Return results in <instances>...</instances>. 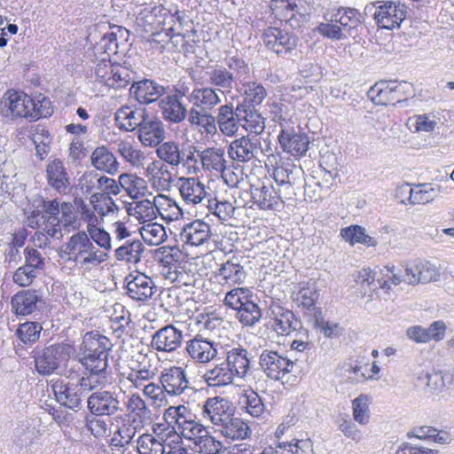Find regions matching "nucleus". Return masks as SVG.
Segmentation results:
<instances>
[{
	"instance_id": "nucleus-45",
	"label": "nucleus",
	"mask_w": 454,
	"mask_h": 454,
	"mask_svg": "<svg viewBox=\"0 0 454 454\" xmlns=\"http://www.w3.org/2000/svg\"><path fill=\"white\" fill-rule=\"evenodd\" d=\"M145 426L127 419L121 426L118 427L112 438V444L123 447L129 444L135 437L137 432L141 431Z\"/></svg>"
},
{
	"instance_id": "nucleus-15",
	"label": "nucleus",
	"mask_w": 454,
	"mask_h": 454,
	"mask_svg": "<svg viewBox=\"0 0 454 454\" xmlns=\"http://www.w3.org/2000/svg\"><path fill=\"white\" fill-rule=\"evenodd\" d=\"M51 388L58 403L73 410L81 407L82 396L89 392L81 387L80 380L77 383L57 380L51 384Z\"/></svg>"
},
{
	"instance_id": "nucleus-18",
	"label": "nucleus",
	"mask_w": 454,
	"mask_h": 454,
	"mask_svg": "<svg viewBox=\"0 0 454 454\" xmlns=\"http://www.w3.org/2000/svg\"><path fill=\"white\" fill-rule=\"evenodd\" d=\"M202 415L214 425L223 427L233 416V407L227 399L219 396L208 398L203 405Z\"/></svg>"
},
{
	"instance_id": "nucleus-53",
	"label": "nucleus",
	"mask_w": 454,
	"mask_h": 454,
	"mask_svg": "<svg viewBox=\"0 0 454 454\" xmlns=\"http://www.w3.org/2000/svg\"><path fill=\"white\" fill-rule=\"evenodd\" d=\"M244 87L245 98L242 103H246L251 106V107L261 105L267 96L266 89L259 82H248L244 84Z\"/></svg>"
},
{
	"instance_id": "nucleus-2",
	"label": "nucleus",
	"mask_w": 454,
	"mask_h": 454,
	"mask_svg": "<svg viewBox=\"0 0 454 454\" xmlns=\"http://www.w3.org/2000/svg\"><path fill=\"white\" fill-rule=\"evenodd\" d=\"M60 256L86 269L99 265L108 257L105 251L95 246L84 231H79L69 238Z\"/></svg>"
},
{
	"instance_id": "nucleus-38",
	"label": "nucleus",
	"mask_w": 454,
	"mask_h": 454,
	"mask_svg": "<svg viewBox=\"0 0 454 454\" xmlns=\"http://www.w3.org/2000/svg\"><path fill=\"white\" fill-rule=\"evenodd\" d=\"M400 190L402 192L409 194L408 201L412 205L429 203L438 195V190L431 184H419L414 187H411L409 184H406Z\"/></svg>"
},
{
	"instance_id": "nucleus-29",
	"label": "nucleus",
	"mask_w": 454,
	"mask_h": 454,
	"mask_svg": "<svg viewBox=\"0 0 454 454\" xmlns=\"http://www.w3.org/2000/svg\"><path fill=\"white\" fill-rule=\"evenodd\" d=\"M240 127L256 137L265 129V120L262 114L246 103L238 104Z\"/></svg>"
},
{
	"instance_id": "nucleus-28",
	"label": "nucleus",
	"mask_w": 454,
	"mask_h": 454,
	"mask_svg": "<svg viewBox=\"0 0 454 454\" xmlns=\"http://www.w3.org/2000/svg\"><path fill=\"white\" fill-rule=\"evenodd\" d=\"M127 411L126 417L143 426L149 425L152 421V411L145 401L137 393L130 394L125 402Z\"/></svg>"
},
{
	"instance_id": "nucleus-42",
	"label": "nucleus",
	"mask_w": 454,
	"mask_h": 454,
	"mask_svg": "<svg viewBox=\"0 0 454 454\" xmlns=\"http://www.w3.org/2000/svg\"><path fill=\"white\" fill-rule=\"evenodd\" d=\"M91 164L97 169L114 175L119 170V163L114 155L106 146L97 147L90 156Z\"/></svg>"
},
{
	"instance_id": "nucleus-10",
	"label": "nucleus",
	"mask_w": 454,
	"mask_h": 454,
	"mask_svg": "<svg viewBox=\"0 0 454 454\" xmlns=\"http://www.w3.org/2000/svg\"><path fill=\"white\" fill-rule=\"evenodd\" d=\"M90 413L96 416H112L122 411L118 395L109 390H98L91 393L87 399Z\"/></svg>"
},
{
	"instance_id": "nucleus-57",
	"label": "nucleus",
	"mask_w": 454,
	"mask_h": 454,
	"mask_svg": "<svg viewBox=\"0 0 454 454\" xmlns=\"http://www.w3.org/2000/svg\"><path fill=\"white\" fill-rule=\"evenodd\" d=\"M51 102L48 98L43 97L42 95L35 97V98H31L29 114L31 121H36L41 118L51 116Z\"/></svg>"
},
{
	"instance_id": "nucleus-6",
	"label": "nucleus",
	"mask_w": 454,
	"mask_h": 454,
	"mask_svg": "<svg viewBox=\"0 0 454 454\" xmlns=\"http://www.w3.org/2000/svg\"><path fill=\"white\" fill-rule=\"evenodd\" d=\"M364 13L372 15L377 24L387 29L399 27L406 17L404 6L393 1H377L367 4Z\"/></svg>"
},
{
	"instance_id": "nucleus-4",
	"label": "nucleus",
	"mask_w": 454,
	"mask_h": 454,
	"mask_svg": "<svg viewBox=\"0 0 454 454\" xmlns=\"http://www.w3.org/2000/svg\"><path fill=\"white\" fill-rule=\"evenodd\" d=\"M163 419L176 433L192 441L194 445L207 432L206 427L191 419V414L184 405L169 406L164 411Z\"/></svg>"
},
{
	"instance_id": "nucleus-26",
	"label": "nucleus",
	"mask_w": 454,
	"mask_h": 454,
	"mask_svg": "<svg viewBox=\"0 0 454 454\" xmlns=\"http://www.w3.org/2000/svg\"><path fill=\"white\" fill-rule=\"evenodd\" d=\"M252 356L247 349L239 347L226 352L225 362L235 378L244 380L250 370Z\"/></svg>"
},
{
	"instance_id": "nucleus-27",
	"label": "nucleus",
	"mask_w": 454,
	"mask_h": 454,
	"mask_svg": "<svg viewBox=\"0 0 454 454\" xmlns=\"http://www.w3.org/2000/svg\"><path fill=\"white\" fill-rule=\"evenodd\" d=\"M217 111L216 123L220 131L228 137L237 134L240 128L238 106L234 108L231 103L225 104L221 106Z\"/></svg>"
},
{
	"instance_id": "nucleus-51",
	"label": "nucleus",
	"mask_w": 454,
	"mask_h": 454,
	"mask_svg": "<svg viewBox=\"0 0 454 454\" xmlns=\"http://www.w3.org/2000/svg\"><path fill=\"white\" fill-rule=\"evenodd\" d=\"M42 330L38 322H25L19 325L16 336L22 343L32 345L39 340Z\"/></svg>"
},
{
	"instance_id": "nucleus-59",
	"label": "nucleus",
	"mask_w": 454,
	"mask_h": 454,
	"mask_svg": "<svg viewBox=\"0 0 454 454\" xmlns=\"http://www.w3.org/2000/svg\"><path fill=\"white\" fill-rule=\"evenodd\" d=\"M242 403L253 417H260L264 411V404L260 395L252 389L246 390L241 397Z\"/></svg>"
},
{
	"instance_id": "nucleus-23",
	"label": "nucleus",
	"mask_w": 454,
	"mask_h": 454,
	"mask_svg": "<svg viewBox=\"0 0 454 454\" xmlns=\"http://www.w3.org/2000/svg\"><path fill=\"white\" fill-rule=\"evenodd\" d=\"M166 137L163 122L153 116H147L138 129V139L145 146L156 147Z\"/></svg>"
},
{
	"instance_id": "nucleus-7",
	"label": "nucleus",
	"mask_w": 454,
	"mask_h": 454,
	"mask_svg": "<svg viewBox=\"0 0 454 454\" xmlns=\"http://www.w3.org/2000/svg\"><path fill=\"white\" fill-rule=\"evenodd\" d=\"M294 364V361L273 350L264 349L259 356L260 368L268 378L274 380L293 372Z\"/></svg>"
},
{
	"instance_id": "nucleus-49",
	"label": "nucleus",
	"mask_w": 454,
	"mask_h": 454,
	"mask_svg": "<svg viewBox=\"0 0 454 454\" xmlns=\"http://www.w3.org/2000/svg\"><path fill=\"white\" fill-rule=\"evenodd\" d=\"M157 207L150 200L135 201L129 208V214L141 222H151L157 216Z\"/></svg>"
},
{
	"instance_id": "nucleus-44",
	"label": "nucleus",
	"mask_w": 454,
	"mask_h": 454,
	"mask_svg": "<svg viewBox=\"0 0 454 454\" xmlns=\"http://www.w3.org/2000/svg\"><path fill=\"white\" fill-rule=\"evenodd\" d=\"M107 176H101L95 171H87L79 178V186L83 193L91 194L94 200L103 191Z\"/></svg>"
},
{
	"instance_id": "nucleus-33",
	"label": "nucleus",
	"mask_w": 454,
	"mask_h": 454,
	"mask_svg": "<svg viewBox=\"0 0 454 454\" xmlns=\"http://www.w3.org/2000/svg\"><path fill=\"white\" fill-rule=\"evenodd\" d=\"M162 117L173 123L182 122L187 116V109L177 95H167L158 103Z\"/></svg>"
},
{
	"instance_id": "nucleus-13",
	"label": "nucleus",
	"mask_w": 454,
	"mask_h": 454,
	"mask_svg": "<svg viewBox=\"0 0 454 454\" xmlns=\"http://www.w3.org/2000/svg\"><path fill=\"white\" fill-rule=\"evenodd\" d=\"M126 294L129 298L137 301H146L157 291L153 280L141 272L129 274L126 278Z\"/></svg>"
},
{
	"instance_id": "nucleus-41",
	"label": "nucleus",
	"mask_w": 454,
	"mask_h": 454,
	"mask_svg": "<svg viewBox=\"0 0 454 454\" xmlns=\"http://www.w3.org/2000/svg\"><path fill=\"white\" fill-rule=\"evenodd\" d=\"M156 155L163 162L168 164L172 168L181 165L182 157L184 156V147L176 141L161 142L156 146Z\"/></svg>"
},
{
	"instance_id": "nucleus-63",
	"label": "nucleus",
	"mask_w": 454,
	"mask_h": 454,
	"mask_svg": "<svg viewBox=\"0 0 454 454\" xmlns=\"http://www.w3.org/2000/svg\"><path fill=\"white\" fill-rule=\"evenodd\" d=\"M112 73L111 80L107 82L109 88L115 90L125 88L132 79L129 70L121 65L115 64Z\"/></svg>"
},
{
	"instance_id": "nucleus-58",
	"label": "nucleus",
	"mask_w": 454,
	"mask_h": 454,
	"mask_svg": "<svg viewBox=\"0 0 454 454\" xmlns=\"http://www.w3.org/2000/svg\"><path fill=\"white\" fill-rule=\"evenodd\" d=\"M137 451L139 454H164L165 447L152 434H144L137 440Z\"/></svg>"
},
{
	"instance_id": "nucleus-37",
	"label": "nucleus",
	"mask_w": 454,
	"mask_h": 454,
	"mask_svg": "<svg viewBox=\"0 0 454 454\" xmlns=\"http://www.w3.org/2000/svg\"><path fill=\"white\" fill-rule=\"evenodd\" d=\"M331 21L338 23L345 35L352 36L362 24V16L356 9L341 8L333 14Z\"/></svg>"
},
{
	"instance_id": "nucleus-62",
	"label": "nucleus",
	"mask_w": 454,
	"mask_h": 454,
	"mask_svg": "<svg viewBox=\"0 0 454 454\" xmlns=\"http://www.w3.org/2000/svg\"><path fill=\"white\" fill-rule=\"evenodd\" d=\"M207 207L209 212L216 215L222 221L230 219L235 211V207L231 202L227 200L219 201L216 199H208Z\"/></svg>"
},
{
	"instance_id": "nucleus-8",
	"label": "nucleus",
	"mask_w": 454,
	"mask_h": 454,
	"mask_svg": "<svg viewBox=\"0 0 454 454\" xmlns=\"http://www.w3.org/2000/svg\"><path fill=\"white\" fill-rule=\"evenodd\" d=\"M34 361L37 372L42 376L54 373L60 364L67 359L66 348L62 345H51L41 350L34 351Z\"/></svg>"
},
{
	"instance_id": "nucleus-3",
	"label": "nucleus",
	"mask_w": 454,
	"mask_h": 454,
	"mask_svg": "<svg viewBox=\"0 0 454 454\" xmlns=\"http://www.w3.org/2000/svg\"><path fill=\"white\" fill-rule=\"evenodd\" d=\"M248 67L239 58L231 57L225 59V66H215L207 72L209 83L219 92L231 93L236 81L248 73Z\"/></svg>"
},
{
	"instance_id": "nucleus-30",
	"label": "nucleus",
	"mask_w": 454,
	"mask_h": 454,
	"mask_svg": "<svg viewBox=\"0 0 454 454\" xmlns=\"http://www.w3.org/2000/svg\"><path fill=\"white\" fill-rule=\"evenodd\" d=\"M215 277L221 285H239L247 278V272L240 264L239 258L232 257L220 265Z\"/></svg>"
},
{
	"instance_id": "nucleus-50",
	"label": "nucleus",
	"mask_w": 454,
	"mask_h": 454,
	"mask_svg": "<svg viewBox=\"0 0 454 454\" xmlns=\"http://www.w3.org/2000/svg\"><path fill=\"white\" fill-rule=\"evenodd\" d=\"M140 234L149 246H159L167 239L165 227L157 223L145 224L140 229Z\"/></svg>"
},
{
	"instance_id": "nucleus-60",
	"label": "nucleus",
	"mask_w": 454,
	"mask_h": 454,
	"mask_svg": "<svg viewBox=\"0 0 454 454\" xmlns=\"http://www.w3.org/2000/svg\"><path fill=\"white\" fill-rule=\"evenodd\" d=\"M200 152L193 145H188L186 149L184 147L181 165L186 168L191 174H198L202 169L200 156H198Z\"/></svg>"
},
{
	"instance_id": "nucleus-34",
	"label": "nucleus",
	"mask_w": 454,
	"mask_h": 454,
	"mask_svg": "<svg viewBox=\"0 0 454 454\" xmlns=\"http://www.w3.org/2000/svg\"><path fill=\"white\" fill-rule=\"evenodd\" d=\"M147 116L145 109L138 110L124 106L115 113V121L121 129L132 131L137 128L139 129Z\"/></svg>"
},
{
	"instance_id": "nucleus-24",
	"label": "nucleus",
	"mask_w": 454,
	"mask_h": 454,
	"mask_svg": "<svg viewBox=\"0 0 454 454\" xmlns=\"http://www.w3.org/2000/svg\"><path fill=\"white\" fill-rule=\"evenodd\" d=\"M178 189L186 204L197 205L208 200L206 186L198 178L180 177L178 179Z\"/></svg>"
},
{
	"instance_id": "nucleus-1",
	"label": "nucleus",
	"mask_w": 454,
	"mask_h": 454,
	"mask_svg": "<svg viewBox=\"0 0 454 454\" xmlns=\"http://www.w3.org/2000/svg\"><path fill=\"white\" fill-rule=\"evenodd\" d=\"M111 347L110 340L104 335L93 333L84 335L82 344V356L80 361L87 372L80 379V383L85 391L110 384L108 351Z\"/></svg>"
},
{
	"instance_id": "nucleus-16",
	"label": "nucleus",
	"mask_w": 454,
	"mask_h": 454,
	"mask_svg": "<svg viewBox=\"0 0 454 454\" xmlns=\"http://www.w3.org/2000/svg\"><path fill=\"white\" fill-rule=\"evenodd\" d=\"M169 87H165L154 80L143 79L133 82L129 92L140 104L149 105L168 93Z\"/></svg>"
},
{
	"instance_id": "nucleus-14",
	"label": "nucleus",
	"mask_w": 454,
	"mask_h": 454,
	"mask_svg": "<svg viewBox=\"0 0 454 454\" xmlns=\"http://www.w3.org/2000/svg\"><path fill=\"white\" fill-rule=\"evenodd\" d=\"M261 151L260 139L249 136L234 139L228 147L230 158L237 162H247L256 158Z\"/></svg>"
},
{
	"instance_id": "nucleus-25",
	"label": "nucleus",
	"mask_w": 454,
	"mask_h": 454,
	"mask_svg": "<svg viewBox=\"0 0 454 454\" xmlns=\"http://www.w3.org/2000/svg\"><path fill=\"white\" fill-rule=\"evenodd\" d=\"M179 236L180 240L184 244L198 247L208 241L211 236V228L208 223L195 220L185 224Z\"/></svg>"
},
{
	"instance_id": "nucleus-64",
	"label": "nucleus",
	"mask_w": 454,
	"mask_h": 454,
	"mask_svg": "<svg viewBox=\"0 0 454 454\" xmlns=\"http://www.w3.org/2000/svg\"><path fill=\"white\" fill-rule=\"evenodd\" d=\"M301 173V169L295 166H277L273 170V178L278 184H295Z\"/></svg>"
},
{
	"instance_id": "nucleus-43",
	"label": "nucleus",
	"mask_w": 454,
	"mask_h": 454,
	"mask_svg": "<svg viewBox=\"0 0 454 454\" xmlns=\"http://www.w3.org/2000/svg\"><path fill=\"white\" fill-rule=\"evenodd\" d=\"M198 156H200L202 169L206 171L220 173L225 168L224 150L222 148H206Z\"/></svg>"
},
{
	"instance_id": "nucleus-36",
	"label": "nucleus",
	"mask_w": 454,
	"mask_h": 454,
	"mask_svg": "<svg viewBox=\"0 0 454 454\" xmlns=\"http://www.w3.org/2000/svg\"><path fill=\"white\" fill-rule=\"evenodd\" d=\"M254 204L261 209H271L278 202V195L272 184L259 183L250 186Z\"/></svg>"
},
{
	"instance_id": "nucleus-61",
	"label": "nucleus",
	"mask_w": 454,
	"mask_h": 454,
	"mask_svg": "<svg viewBox=\"0 0 454 454\" xmlns=\"http://www.w3.org/2000/svg\"><path fill=\"white\" fill-rule=\"evenodd\" d=\"M118 152L126 161L136 167L141 166L145 158L142 151L136 148L128 142L119 143Z\"/></svg>"
},
{
	"instance_id": "nucleus-47",
	"label": "nucleus",
	"mask_w": 454,
	"mask_h": 454,
	"mask_svg": "<svg viewBox=\"0 0 454 454\" xmlns=\"http://www.w3.org/2000/svg\"><path fill=\"white\" fill-rule=\"evenodd\" d=\"M392 90L390 81H380L371 87L368 97L375 105H395Z\"/></svg>"
},
{
	"instance_id": "nucleus-22",
	"label": "nucleus",
	"mask_w": 454,
	"mask_h": 454,
	"mask_svg": "<svg viewBox=\"0 0 454 454\" xmlns=\"http://www.w3.org/2000/svg\"><path fill=\"white\" fill-rule=\"evenodd\" d=\"M282 129L278 135V142L284 152H286L293 156H302L309 149V140L306 134L297 133L291 129L283 127L280 123Z\"/></svg>"
},
{
	"instance_id": "nucleus-48",
	"label": "nucleus",
	"mask_w": 454,
	"mask_h": 454,
	"mask_svg": "<svg viewBox=\"0 0 454 454\" xmlns=\"http://www.w3.org/2000/svg\"><path fill=\"white\" fill-rule=\"evenodd\" d=\"M341 238L348 242L351 246L356 243L366 245L368 247H375L378 241L373 237L369 236L365 229L359 225H350L340 231Z\"/></svg>"
},
{
	"instance_id": "nucleus-31",
	"label": "nucleus",
	"mask_w": 454,
	"mask_h": 454,
	"mask_svg": "<svg viewBox=\"0 0 454 454\" xmlns=\"http://www.w3.org/2000/svg\"><path fill=\"white\" fill-rule=\"evenodd\" d=\"M46 178L48 184L59 193H66L70 185L67 169L63 162L59 159L51 160L47 164Z\"/></svg>"
},
{
	"instance_id": "nucleus-40",
	"label": "nucleus",
	"mask_w": 454,
	"mask_h": 454,
	"mask_svg": "<svg viewBox=\"0 0 454 454\" xmlns=\"http://www.w3.org/2000/svg\"><path fill=\"white\" fill-rule=\"evenodd\" d=\"M188 99L192 105L208 111L221 102L218 90L213 86L194 89L189 95Z\"/></svg>"
},
{
	"instance_id": "nucleus-52",
	"label": "nucleus",
	"mask_w": 454,
	"mask_h": 454,
	"mask_svg": "<svg viewBox=\"0 0 454 454\" xmlns=\"http://www.w3.org/2000/svg\"><path fill=\"white\" fill-rule=\"evenodd\" d=\"M221 427V433L223 435L232 440L244 439L247 437L250 433L247 424L239 418L231 417L230 419V422L228 421Z\"/></svg>"
},
{
	"instance_id": "nucleus-5",
	"label": "nucleus",
	"mask_w": 454,
	"mask_h": 454,
	"mask_svg": "<svg viewBox=\"0 0 454 454\" xmlns=\"http://www.w3.org/2000/svg\"><path fill=\"white\" fill-rule=\"evenodd\" d=\"M270 8L276 16L293 28L307 22L311 11L307 0H272Z\"/></svg>"
},
{
	"instance_id": "nucleus-39",
	"label": "nucleus",
	"mask_w": 454,
	"mask_h": 454,
	"mask_svg": "<svg viewBox=\"0 0 454 454\" xmlns=\"http://www.w3.org/2000/svg\"><path fill=\"white\" fill-rule=\"evenodd\" d=\"M145 246L140 239H128L115 249L114 254L118 261L136 265L141 261Z\"/></svg>"
},
{
	"instance_id": "nucleus-55",
	"label": "nucleus",
	"mask_w": 454,
	"mask_h": 454,
	"mask_svg": "<svg viewBox=\"0 0 454 454\" xmlns=\"http://www.w3.org/2000/svg\"><path fill=\"white\" fill-rule=\"evenodd\" d=\"M237 311L239 322L247 326L254 325L262 317V311L260 308L254 301H252V299L247 301V303H245V305Z\"/></svg>"
},
{
	"instance_id": "nucleus-17",
	"label": "nucleus",
	"mask_w": 454,
	"mask_h": 454,
	"mask_svg": "<svg viewBox=\"0 0 454 454\" xmlns=\"http://www.w3.org/2000/svg\"><path fill=\"white\" fill-rule=\"evenodd\" d=\"M30 104L31 98L24 92L8 90L2 100V112L6 117L30 120Z\"/></svg>"
},
{
	"instance_id": "nucleus-32",
	"label": "nucleus",
	"mask_w": 454,
	"mask_h": 454,
	"mask_svg": "<svg viewBox=\"0 0 454 454\" xmlns=\"http://www.w3.org/2000/svg\"><path fill=\"white\" fill-rule=\"evenodd\" d=\"M272 312L274 314L272 327L277 333L288 335L292 332L301 330V322L292 310L278 307Z\"/></svg>"
},
{
	"instance_id": "nucleus-11",
	"label": "nucleus",
	"mask_w": 454,
	"mask_h": 454,
	"mask_svg": "<svg viewBox=\"0 0 454 454\" xmlns=\"http://www.w3.org/2000/svg\"><path fill=\"white\" fill-rule=\"evenodd\" d=\"M217 346L218 343L198 333L186 341L185 351L194 363L206 364L216 357Z\"/></svg>"
},
{
	"instance_id": "nucleus-54",
	"label": "nucleus",
	"mask_w": 454,
	"mask_h": 454,
	"mask_svg": "<svg viewBox=\"0 0 454 454\" xmlns=\"http://www.w3.org/2000/svg\"><path fill=\"white\" fill-rule=\"evenodd\" d=\"M319 294L314 286H303L296 294L294 301L299 308L304 309V313L315 309Z\"/></svg>"
},
{
	"instance_id": "nucleus-46",
	"label": "nucleus",
	"mask_w": 454,
	"mask_h": 454,
	"mask_svg": "<svg viewBox=\"0 0 454 454\" xmlns=\"http://www.w3.org/2000/svg\"><path fill=\"white\" fill-rule=\"evenodd\" d=\"M119 184L132 199L143 197L147 192L146 181L136 175L121 174L119 176Z\"/></svg>"
},
{
	"instance_id": "nucleus-9",
	"label": "nucleus",
	"mask_w": 454,
	"mask_h": 454,
	"mask_svg": "<svg viewBox=\"0 0 454 454\" xmlns=\"http://www.w3.org/2000/svg\"><path fill=\"white\" fill-rule=\"evenodd\" d=\"M160 383L162 384L166 395L170 396H181L194 390L184 369L180 366L164 369L160 376Z\"/></svg>"
},
{
	"instance_id": "nucleus-21",
	"label": "nucleus",
	"mask_w": 454,
	"mask_h": 454,
	"mask_svg": "<svg viewBox=\"0 0 454 454\" xmlns=\"http://www.w3.org/2000/svg\"><path fill=\"white\" fill-rule=\"evenodd\" d=\"M42 296L34 289L22 290L11 300L12 311L17 317H27L40 310Z\"/></svg>"
},
{
	"instance_id": "nucleus-19",
	"label": "nucleus",
	"mask_w": 454,
	"mask_h": 454,
	"mask_svg": "<svg viewBox=\"0 0 454 454\" xmlns=\"http://www.w3.org/2000/svg\"><path fill=\"white\" fill-rule=\"evenodd\" d=\"M440 276V269L430 262H418L407 265L404 270V282L409 285L438 281Z\"/></svg>"
},
{
	"instance_id": "nucleus-20",
	"label": "nucleus",
	"mask_w": 454,
	"mask_h": 454,
	"mask_svg": "<svg viewBox=\"0 0 454 454\" xmlns=\"http://www.w3.org/2000/svg\"><path fill=\"white\" fill-rule=\"evenodd\" d=\"M182 340L183 332L168 325L153 333L151 346L157 351L170 353L181 347Z\"/></svg>"
},
{
	"instance_id": "nucleus-35",
	"label": "nucleus",
	"mask_w": 454,
	"mask_h": 454,
	"mask_svg": "<svg viewBox=\"0 0 454 454\" xmlns=\"http://www.w3.org/2000/svg\"><path fill=\"white\" fill-rule=\"evenodd\" d=\"M203 379L210 387H223L234 384L236 378L231 369L223 361L207 370Z\"/></svg>"
},
{
	"instance_id": "nucleus-56",
	"label": "nucleus",
	"mask_w": 454,
	"mask_h": 454,
	"mask_svg": "<svg viewBox=\"0 0 454 454\" xmlns=\"http://www.w3.org/2000/svg\"><path fill=\"white\" fill-rule=\"evenodd\" d=\"M251 299L252 293L248 288L237 287L226 294L224 304L232 309L239 310Z\"/></svg>"
},
{
	"instance_id": "nucleus-12",
	"label": "nucleus",
	"mask_w": 454,
	"mask_h": 454,
	"mask_svg": "<svg viewBox=\"0 0 454 454\" xmlns=\"http://www.w3.org/2000/svg\"><path fill=\"white\" fill-rule=\"evenodd\" d=\"M265 46L278 55H285L295 50L298 37L277 27H268L262 34Z\"/></svg>"
}]
</instances>
